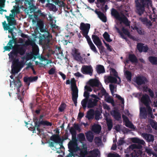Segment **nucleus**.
Returning <instances> with one entry per match:
<instances>
[{"label": "nucleus", "instance_id": "54", "mask_svg": "<svg viewBox=\"0 0 157 157\" xmlns=\"http://www.w3.org/2000/svg\"><path fill=\"white\" fill-rule=\"evenodd\" d=\"M48 6L51 10L54 11L57 10L56 6L53 4L49 3L48 5Z\"/></svg>", "mask_w": 157, "mask_h": 157}, {"label": "nucleus", "instance_id": "24", "mask_svg": "<svg viewBox=\"0 0 157 157\" xmlns=\"http://www.w3.org/2000/svg\"><path fill=\"white\" fill-rule=\"evenodd\" d=\"M37 26L40 32L42 33L45 32V29L44 28V21L41 19H39L37 21Z\"/></svg>", "mask_w": 157, "mask_h": 157}, {"label": "nucleus", "instance_id": "17", "mask_svg": "<svg viewBox=\"0 0 157 157\" xmlns=\"http://www.w3.org/2000/svg\"><path fill=\"white\" fill-rule=\"evenodd\" d=\"M25 44L27 45H31L33 46L34 45H35V46L33 48V51L34 53L36 54L38 53L39 49L38 46L36 45L34 42L32 40H29L28 41H26L25 43Z\"/></svg>", "mask_w": 157, "mask_h": 157}, {"label": "nucleus", "instance_id": "53", "mask_svg": "<svg viewBox=\"0 0 157 157\" xmlns=\"http://www.w3.org/2000/svg\"><path fill=\"white\" fill-rule=\"evenodd\" d=\"M145 151L148 155L151 156L153 155L154 156H157L156 154H155L152 151V149L150 148H146L145 149Z\"/></svg>", "mask_w": 157, "mask_h": 157}, {"label": "nucleus", "instance_id": "59", "mask_svg": "<svg viewBox=\"0 0 157 157\" xmlns=\"http://www.w3.org/2000/svg\"><path fill=\"white\" fill-rule=\"evenodd\" d=\"M107 94L106 90L103 88L101 91V94L98 93V95L100 97H102L103 95H105Z\"/></svg>", "mask_w": 157, "mask_h": 157}, {"label": "nucleus", "instance_id": "23", "mask_svg": "<svg viewBox=\"0 0 157 157\" xmlns=\"http://www.w3.org/2000/svg\"><path fill=\"white\" fill-rule=\"evenodd\" d=\"M92 38L93 42L97 47H98V46L101 45L102 44L100 39L97 36L93 35L92 36Z\"/></svg>", "mask_w": 157, "mask_h": 157}, {"label": "nucleus", "instance_id": "52", "mask_svg": "<svg viewBox=\"0 0 157 157\" xmlns=\"http://www.w3.org/2000/svg\"><path fill=\"white\" fill-rule=\"evenodd\" d=\"M147 108L148 113L147 115H148L149 117L151 118L154 119L155 117L153 114L152 110L151 107H149Z\"/></svg>", "mask_w": 157, "mask_h": 157}, {"label": "nucleus", "instance_id": "35", "mask_svg": "<svg viewBox=\"0 0 157 157\" xmlns=\"http://www.w3.org/2000/svg\"><path fill=\"white\" fill-rule=\"evenodd\" d=\"M13 50L12 51L8 54L9 57H11L12 59L14 58V56H16L18 54V48H15L14 47L13 48H12Z\"/></svg>", "mask_w": 157, "mask_h": 157}, {"label": "nucleus", "instance_id": "51", "mask_svg": "<svg viewBox=\"0 0 157 157\" xmlns=\"http://www.w3.org/2000/svg\"><path fill=\"white\" fill-rule=\"evenodd\" d=\"M91 49L95 53H98L96 48L92 42L88 43Z\"/></svg>", "mask_w": 157, "mask_h": 157}, {"label": "nucleus", "instance_id": "47", "mask_svg": "<svg viewBox=\"0 0 157 157\" xmlns=\"http://www.w3.org/2000/svg\"><path fill=\"white\" fill-rule=\"evenodd\" d=\"M125 74L127 79L128 81H131L132 76L131 73L130 71L127 70L125 71Z\"/></svg>", "mask_w": 157, "mask_h": 157}, {"label": "nucleus", "instance_id": "62", "mask_svg": "<svg viewBox=\"0 0 157 157\" xmlns=\"http://www.w3.org/2000/svg\"><path fill=\"white\" fill-rule=\"evenodd\" d=\"M125 125L127 127L132 128L133 125L129 121L125 122Z\"/></svg>", "mask_w": 157, "mask_h": 157}, {"label": "nucleus", "instance_id": "49", "mask_svg": "<svg viewBox=\"0 0 157 157\" xmlns=\"http://www.w3.org/2000/svg\"><path fill=\"white\" fill-rule=\"evenodd\" d=\"M150 124L152 128L157 130V122L153 120H150Z\"/></svg>", "mask_w": 157, "mask_h": 157}, {"label": "nucleus", "instance_id": "48", "mask_svg": "<svg viewBox=\"0 0 157 157\" xmlns=\"http://www.w3.org/2000/svg\"><path fill=\"white\" fill-rule=\"evenodd\" d=\"M40 125L47 126H51L52 125V123L49 122L47 121H40Z\"/></svg>", "mask_w": 157, "mask_h": 157}, {"label": "nucleus", "instance_id": "18", "mask_svg": "<svg viewBox=\"0 0 157 157\" xmlns=\"http://www.w3.org/2000/svg\"><path fill=\"white\" fill-rule=\"evenodd\" d=\"M17 43V40L13 39L10 40L7 45L9 46H5L4 47V49L5 51H10L12 48H14V46L13 45V44H15Z\"/></svg>", "mask_w": 157, "mask_h": 157}, {"label": "nucleus", "instance_id": "9", "mask_svg": "<svg viewBox=\"0 0 157 157\" xmlns=\"http://www.w3.org/2000/svg\"><path fill=\"white\" fill-rule=\"evenodd\" d=\"M68 145L69 151L72 154H73L74 152H77V147H78L76 142L75 141H70Z\"/></svg>", "mask_w": 157, "mask_h": 157}, {"label": "nucleus", "instance_id": "12", "mask_svg": "<svg viewBox=\"0 0 157 157\" xmlns=\"http://www.w3.org/2000/svg\"><path fill=\"white\" fill-rule=\"evenodd\" d=\"M135 82L138 85L145 84L148 82L147 78L144 76H138L136 77Z\"/></svg>", "mask_w": 157, "mask_h": 157}, {"label": "nucleus", "instance_id": "3", "mask_svg": "<svg viewBox=\"0 0 157 157\" xmlns=\"http://www.w3.org/2000/svg\"><path fill=\"white\" fill-rule=\"evenodd\" d=\"M71 83V90L72 91V100L75 105L76 106L77 103V99L78 97V90L76 85L75 80L74 78H72Z\"/></svg>", "mask_w": 157, "mask_h": 157}, {"label": "nucleus", "instance_id": "32", "mask_svg": "<svg viewBox=\"0 0 157 157\" xmlns=\"http://www.w3.org/2000/svg\"><path fill=\"white\" fill-rule=\"evenodd\" d=\"M10 87H11L12 83L14 84L15 86L16 87H20L22 85L21 81L18 79L16 81H15L14 79H13V81L11 82V81H10Z\"/></svg>", "mask_w": 157, "mask_h": 157}, {"label": "nucleus", "instance_id": "16", "mask_svg": "<svg viewBox=\"0 0 157 157\" xmlns=\"http://www.w3.org/2000/svg\"><path fill=\"white\" fill-rule=\"evenodd\" d=\"M3 27V29L5 30H8V33H10L12 36V39H15L17 40L16 38H15L14 36L13 33V30L12 28H10V26H7V24L6 23V21H4L2 23Z\"/></svg>", "mask_w": 157, "mask_h": 157}, {"label": "nucleus", "instance_id": "4", "mask_svg": "<svg viewBox=\"0 0 157 157\" xmlns=\"http://www.w3.org/2000/svg\"><path fill=\"white\" fill-rule=\"evenodd\" d=\"M90 97L92 98L88 99L87 103V107L89 108H92L98 105V102L100 98L94 94L90 95Z\"/></svg>", "mask_w": 157, "mask_h": 157}, {"label": "nucleus", "instance_id": "61", "mask_svg": "<svg viewBox=\"0 0 157 157\" xmlns=\"http://www.w3.org/2000/svg\"><path fill=\"white\" fill-rule=\"evenodd\" d=\"M78 136L79 140L81 141H84L85 139L84 135L83 133H80Z\"/></svg>", "mask_w": 157, "mask_h": 157}, {"label": "nucleus", "instance_id": "42", "mask_svg": "<svg viewBox=\"0 0 157 157\" xmlns=\"http://www.w3.org/2000/svg\"><path fill=\"white\" fill-rule=\"evenodd\" d=\"M134 146V145H132V144L130 145L125 150V153H127L126 154H129L130 155V154L134 150L133 148Z\"/></svg>", "mask_w": 157, "mask_h": 157}, {"label": "nucleus", "instance_id": "56", "mask_svg": "<svg viewBox=\"0 0 157 157\" xmlns=\"http://www.w3.org/2000/svg\"><path fill=\"white\" fill-rule=\"evenodd\" d=\"M144 44L142 43H138L137 45V48L138 50L140 52H143V47Z\"/></svg>", "mask_w": 157, "mask_h": 157}, {"label": "nucleus", "instance_id": "5", "mask_svg": "<svg viewBox=\"0 0 157 157\" xmlns=\"http://www.w3.org/2000/svg\"><path fill=\"white\" fill-rule=\"evenodd\" d=\"M12 13L16 12L17 13H19V10L16 9L15 10H11ZM5 17L6 18L7 21L8 22V24H7V26H14L16 25V21L14 16L13 14L10 13L9 16H5Z\"/></svg>", "mask_w": 157, "mask_h": 157}, {"label": "nucleus", "instance_id": "13", "mask_svg": "<svg viewBox=\"0 0 157 157\" xmlns=\"http://www.w3.org/2000/svg\"><path fill=\"white\" fill-rule=\"evenodd\" d=\"M142 151L140 149H135L130 154H125V157H142Z\"/></svg>", "mask_w": 157, "mask_h": 157}, {"label": "nucleus", "instance_id": "27", "mask_svg": "<svg viewBox=\"0 0 157 157\" xmlns=\"http://www.w3.org/2000/svg\"><path fill=\"white\" fill-rule=\"evenodd\" d=\"M128 59V60H126V62L127 63H128L129 61H130L132 63H137L138 62V60L136 56L133 54H129Z\"/></svg>", "mask_w": 157, "mask_h": 157}, {"label": "nucleus", "instance_id": "39", "mask_svg": "<svg viewBox=\"0 0 157 157\" xmlns=\"http://www.w3.org/2000/svg\"><path fill=\"white\" fill-rule=\"evenodd\" d=\"M73 56L74 58L76 60H78L81 58V57L80 56V53L78 52V51L76 49H75Z\"/></svg>", "mask_w": 157, "mask_h": 157}, {"label": "nucleus", "instance_id": "45", "mask_svg": "<svg viewBox=\"0 0 157 157\" xmlns=\"http://www.w3.org/2000/svg\"><path fill=\"white\" fill-rule=\"evenodd\" d=\"M11 74L13 75L17 73L19 71V68L21 67L12 66Z\"/></svg>", "mask_w": 157, "mask_h": 157}, {"label": "nucleus", "instance_id": "63", "mask_svg": "<svg viewBox=\"0 0 157 157\" xmlns=\"http://www.w3.org/2000/svg\"><path fill=\"white\" fill-rule=\"evenodd\" d=\"M111 74L115 76L116 77L118 76V73L116 70L114 68H112L111 71L110 72Z\"/></svg>", "mask_w": 157, "mask_h": 157}, {"label": "nucleus", "instance_id": "14", "mask_svg": "<svg viewBox=\"0 0 157 157\" xmlns=\"http://www.w3.org/2000/svg\"><path fill=\"white\" fill-rule=\"evenodd\" d=\"M141 101L146 106L147 108L150 107L149 104L150 100L149 96L147 94H145L143 95L141 99Z\"/></svg>", "mask_w": 157, "mask_h": 157}, {"label": "nucleus", "instance_id": "33", "mask_svg": "<svg viewBox=\"0 0 157 157\" xmlns=\"http://www.w3.org/2000/svg\"><path fill=\"white\" fill-rule=\"evenodd\" d=\"M94 109H90L87 113L86 117L88 120L93 119L94 117Z\"/></svg>", "mask_w": 157, "mask_h": 157}, {"label": "nucleus", "instance_id": "46", "mask_svg": "<svg viewBox=\"0 0 157 157\" xmlns=\"http://www.w3.org/2000/svg\"><path fill=\"white\" fill-rule=\"evenodd\" d=\"M98 150H93L92 151H90V152L91 155L88 157H97L98 155Z\"/></svg>", "mask_w": 157, "mask_h": 157}, {"label": "nucleus", "instance_id": "22", "mask_svg": "<svg viewBox=\"0 0 157 157\" xmlns=\"http://www.w3.org/2000/svg\"><path fill=\"white\" fill-rule=\"evenodd\" d=\"M51 141L56 144L61 143L62 144L61 138L59 134H55L52 135L50 138Z\"/></svg>", "mask_w": 157, "mask_h": 157}, {"label": "nucleus", "instance_id": "38", "mask_svg": "<svg viewBox=\"0 0 157 157\" xmlns=\"http://www.w3.org/2000/svg\"><path fill=\"white\" fill-rule=\"evenodd\" d=\"M97 72L98 74L103 73L105 72V70L104 67L101 65H97L96 68Z\"/></svg>", "mask_w": 157, "mask_h": 157}, {"label": "nucleus", "instance_id": "19", "mask_svg": "<svg viewBox=\"0 0 157 157\" xmlns=\"http://www.w3.org/2000/svg\"><path fill=\"white\" fill-rule=\"evenodd\" d=\"M142 136L148 142H153L154 140V136L152 134L143 133L142 134Z\"/></svg>", "mask_w": 157, "mask_h": 157}, {"label": "nucleus", "instance_id": "31", "mask_svg": "<svg viewBox=\"0 0 157 157\" xmlns=\"http://www.w3.org/2000/svg\"><path fill=\"white\" fill-rule=\"evenodd\" d=\"M96 13L97 14L99 18L103 22H106L107 21L106 17L104 14L101 11H96Z\"/></svg>", "mask_w": 157, "mask_h": 157}, {"label": "nucleus", "instance_id": "37", "mask_svg": "<svg viewBox=\"0 0 157 157\" xmlns=\"http://www.w3.org/2000/svg\"><path fill=\"white\" fill-rule=\"evenodd\" d=\"M37 16L45 18L46 16V14L44 12H42L40 10H38L34 12V17H37Z\"/></svg>", "mask_w": 157, "mask_h": 157}, {"label": "nucleus", "instance_id": "6", "mask_svg": "<svg viewBox=\"0 0 157 157\" xmlns=\"http://www.w3.org/2000/svg\"><path fill=\"white\" fill-rule=\"evenodd\" d=\"M132 141L133 143L137 144H132V145H134L133 147L134 150H141L143 148V147L141 145H144L145 144V142L144 140L140 139L137 138H132Z\"/></svg>", "mask_w": 157, "mask_h": 157}, {"label": "nucleus", "instance_id": "30", "mask_svg": "<svg viewBox=\"0 0 157 157\" xmlns=\"http://www.w3.org/2000/svg\"><path fill=\"white\" fill-rule=\"evenodd\" d=\"M13 65L14 66L22 67H23V62H20L18 59H13Z\"/></svg>", "mask_w": 157, "mask_h": 157}, {"label": "nucleus", "instance_id": "11", "mask_svg": "<svg viewBox=\"0 0 157 157\" xmlns=\"http://www.w3.org/2000/svg\"><path fill=\"white\" fill-rule=\"evenodd\" d=\"M81 71L83 74L92 75L93 70L91 66L84 65L81 68Z\"/></svg>", "mask_w": 157, "mask_h": 157}, {"label": "nucleus", "instance_id": "26", "mask_svg": "<svg viewBox=\"0 0 157 157\" xmlns=\"http://www.w3.org/2000/svg\"><path fill=\"white\" fill-rule=\"evenodd\" d=\"M147 111L145 107H141L140 109V115L143 118L146 119L147 117Z\"/></svg>", "mask_w": 157, "mask_h": 157}, {"label": "nucleus", "instance_id": "15", "mask_svg": "<svg viewBox=\"0 0 157 157\" xmlns=\"http://www.w3.org/2000/svg\"><path fill=\"white\" fill-rule=\"evenodd\" d=\"M90 27V25L89 24L81 23L79 28L82 31V34L89 32Z\"/></svg>", "mask_w": 157, "mask_h": 157}, {"label": "nucleus", "instance_id": "41", "mask_svg": "<svg viewBox=\"0 0 157 157\" xmlns=\"http://www.w3.org/2000/svg\"><path fill=\"white\" fill-rule=\"evenodd\" d=\"M86 136L87 140L90 142H92L94 139V136L90 131L86 134Z\"/></svg>", "mask_w": 157, "mask_h": 157}, {"label": "nucleus", "instance_id": "43", "mask_svg": "<svg viewBox=\"0 0 157 157\" xmlns=\"http://www.w3.org/2000/svg\"><path fill=\"white\" fill-rule=\"evenodd\" d=\"M103 36L105 39L108 42H110L112 40L110 38V36L107 32H105L103 34Z\"/></svg>", "mask_w": 157, "mask_h": 157}, {"label": "nucleus", "instance_id": "64", "mask_svg": "<svg viewBox=\"0 0 157 157\" xmlns=\"http://www.w3.org/2000/svg\"><path fill=\"white\" fill-rule=\"evenodd\" d=\"M108 157H120V156L117 154L109 153L108 155Z\"/></svg>", "mask_w": 157, "mask_h": 157}, {"label": "nucleus", "instance_id": "25", "mask_svg": "<svg viewBox=\"0 0 157 157\" xmlns=\"http://www.w3.org/2000/svg\"><path fill=\"white\" fill-rule=\"evenodd\" d=\"M48 35L47 36L43 35L42 37L40 39L41 41L46 44H48L52 38V36L49 34L48 32Z\"/></svg>", "mask_w": 157, "mask_h": 157}, {"label": "nucleus", "instance_id": "60", "mask_svg": "<svg viewBox=\"0 0 157 157\" xmlns=\"http://www.w3.org/2000/svg\"><path fill=\"white\" fill-rule=\"evenodd\" d=\"M101 115V113L99 111H96L95 112V119L97 120H98L100 118V116Z\"/></svg>", "mask_w": 157, "mask_h": 157}, {"label": "nucleus", "instance_id": "2", "mask_svg": "<svg viewBox=\"0 0 157 157\" xmlns=\"http://www.w3.org/2000/svg\"><path fill=\"white\" fill-rule=\"evenodd\" d=\"M111 14L116 19L120 21L121 24L122 22L127 26H130V21H128L127 18L123 13H121V16L118 11L115 9L112 8L111 10Z\"/></svg>", "mask_w": 157, "mask_h": 157}, {"label": "nucleus", "instance_id": "21", "mask_svg": "<svg viewBox=\"0 0 157 157\" xmlns=\"http://www.w3.org/2000/svg\"><path fill=\"white\" fill-rule=\"evenodd\" d=\"M33 120L35 123V126L32 128V131H33V132H34L36 128V130L40 132V129L39 128L40 121H38L37 117H34Z\"/></svg>", "mask_w": 157, "mask_h": 157}, {"label": "nucleus", "instance_id": "8", "mask_svg": "<svg viewBox=\"0 0 157 157\" xmlns=\"http://www.w3.org/2000/svg\"><path fill=\"white\" fill-rule=\"evenodd\" d=\"M38 79V77L35 76H25L24 77L23 79L24 82L25 83L27 87V90L29 89V86L30 84V82H36Z\"/></svg>", "mask_w": 157, "mask_h": 157}, {"label": "nucleus", "instance_id": "40", "mask_svg": "<svg viewBox=\"0 0 157 157\" xmlns=\"http://www.w3.org/2000/svg\"><path fill=\"white\" fill-rule=\"evenodd\" d=\"M69 131L72 135V139L73 140L74 139H76L77 134L76 130L73 127H71L70 128Z\"/></svg>", "mask_w": 157, "mask_h": 157}, {"label": "nucleus", "instance_id": "44", "mask_svg": "<svg viewBox=\"0 0 157 157\" xmlns=\"http://www.w3.org/2000/svg\"><path fill=\"white\" fill-rule=\"evenodd\" d=\"M108 80L111 83H117V80L116 78L112 76H109L107 78Z\"/></svg>", "mask_w": 157, "mask_h": 157}, {"label": "nucleus", "instance_id": "50", "mask_svg": "<svg viewBox=\"0 0 157 157\" xmlns=\"http://www.w3.org/2000/svg\"><path fill=\"white\" fill-rule=\"evenodd\" d=\"M66 106L67 105L65 103H61L58 108L59 111L60 112H63L64 111Z\"/></svg>", "mask_w": 157, "mask_h": 157}, {"label": "nucleus", "instance_id": "1", "mask_svg": "<svg viewBox=\"0 0 157 157\" xmlns=\"http://www.w3.org/2000/svg\"><path fill=\"white\" fill-rule=\"evenodd\" d=\"M135 12L139 16H141L145 11V7L151 6V0H136L135 1Z\"/></svg>", "mask_w": 157, "mask_h": 157}, {"label": "nucleus", "instance_id": "57", "mask_svg": "<svg viewBox=\"0 0 157 157\" xmlns=\"http://www.w3.org/2000/svg\"><path fill=\"white\" fill-rule=\"evenodd\" d=\"M89 32L86 33H82L83 36L85 37L87 41L88 42V44L90 43V42H92L89 36L88 35V34Z\"/></svg>", "mask_w": 157, "mask_h": 157}, {"label": "nucleus", "instance_id": "58", "mask_svg": "<svg viewBox=\"0 0 157 157\" xmlns=\"http://www.w3.org/2000/svg\"><path fill=\"white\" fill-rule=\"evenodd\" d=\"M18 53L21 55H24L25 52V50L22 47L18 48Z\"/></svg>", "mask_w": 157, "mask_h": 157}, {"label": "nucleus", "instance_id": "55", "mask_svg": "<svg viewBox=\"0 0 157 157\" xmlns=\"http://www.w3.org/2000/svg\"><path fill=\"white\" fill-rule=\"evenodd\" d=\"M88 101V99L84 98L81 101L82 105L84 109H85L86 107L87 103Z\"/></svg>", "mask_w": 157, "mask_h": 157}, {"label": "nucleus", "instance_id": "28", "mask_svg": "<svg viewBox=\"0 0 157 157\" xmlns=\"http://www.w3.org/2000/svg\"><path fill=\"white\" fill-rule=\"evenodd\" d=\"M111 114L117 121L121 118V113L116 110H113L111 113Z\"/></svg>", "mask_w": 157, "mask_h": 157}, {"label": "nucleus", "instance_id": "29", "mask_svg": "<svg viewBox=\"0 0 157 157\" xmlns=\"http://www.w3.org/2000/svg\"><path fill=\"white\" fill-rule=\"evenodd\" d=\"M101 129V126L99 124H95L93 125L92 127V130L94 132L99 133Z\"/></svg>", "mask_w": 157, "mask_h": 157}, {"label": "nucleus", "instance_id": "34", "mask_svg": "<svg viewBox=\"0 0 157 157\" xmlns=\"http://www.w3.org/2000/svg\"><path fill=\"white\" fill-rule=\"evenodd\" d=\"M105 120L106 121L108 130L110 131L111 130L113 126V123L112 120L111 119H108L107 117L106 118Z\"/></svg>", "mask_w": 157, "mask_h": 157}, {"label": "nucleus", "instance_id": "10", "mask_svg": "<svg viewBox=\"0 0 157 157\" xmlns=\"http://www.w3.org/2000/svg\"><path fill=\"white\" fill-rule=\"evenodd\" d=\"M77 151H79V157H86V155L88 154L87 147L84 144H83L82 148L77 147Z\"/></svg>", "mask_w": 157, "mask_h": 157}, {"label": "nucleus", "instance_id": "7", "mask_svg": "<svg viewBox=\"0 0 157 157\" xmlns=\"http://www.w3.org/2000/svg\"><path fill=\"white\" fill-rule=\"evenodd\" d=\"M24 1L25 5L28 7L31 12H34L36 7L33 4V0H20V2H22Z\"/></svg>", "mask_w": 157, "mask_h": 157}, {"label": "nucleus", "instance_id": "36", "mask_svg": "<svg viewBox=\"0 0 157 157\" xmlns=\"http://www.w3.org/2000/svg\"><path fill=\"white\" fill-rule=\"evenodd\" d=\"M148 60L152 65H157V57L150 56L148 57Z\"/></svg>", "mask_w": 157, "mask_h": 157}, {"label": "nucleus", "instance_id": "20", "mask_svg": "<svg viewBox=\"0 0 157 157\" xmlns=\"http://www.w3.org/2000/svg\"><path fill=\"white\" fill-rule=\"evenodd\" d=\"M87 84L91 87L98 88L99 85V82L98 80L95 79H91L87 82Z\"/></svg>", "mask_w": 157, "mask_h": 157}]
</instances>
